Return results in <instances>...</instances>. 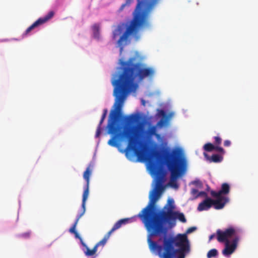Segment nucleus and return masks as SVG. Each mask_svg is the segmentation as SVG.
Segmentation results:
<instances>
[{
    "mask_svg": "<svg viewBox=\"0 0 258 258\" xmlns=\"http://www.w3.org/2000/svg\"><path fill=\"white\" fill-rule=\"evenodd\" d=\"M143 59L144 57L138 51L126 60L120 58L118 66L111 77L114 103L107 120V133L111 136L107 144L117 148L121 153L125 152L120 148L121 142H127L128 146H134L136 143L133 127L137 121L151 126L157 120L155 115L148 116L140 112L125 115L122 111L127 97L137 91L139 83L146 78L152 79L155 76V69L142 62Z\"/></svg>",
    "mask_w": 258,
    "mask_h": 258,
    "instance_id": "1",
    "label": "nucleus"
},
{
    "mask_svg": "<svg viewBox=\"0 0 258 258\" xmlns=\"http://www.w3.org/2000/svg\"><path fill=\"white\" fill-rule=\"evenodd\" d=\"M135 0H125L118 9L121 12L126 7H130ZM160 0H137L136 5L132 14V18L120 22L112 32V38L115 40L120 35L117 41V47L119 48L121 54L123 48L127 44L130 36L138 40L139 31L151 30L152 24L149 20L150 14L152 12Z\"/></svg>",
    "mask_w": 258,
    "mask_h": 258,
    "instance_id": "2",
    "label": "nucleus"
},
{
    "mask_svg": "<svg viewBox=\"0 0 258 258\" xmlns=\"http://www.w3.org/2000/svg\"><path fill=\"white\" fill-rule=\"evenodd\" d=\"M139 217L148 232L147 242L150 250L160 258H165L170 247L166 235L174 234L169 229L176 226L173 212H159L151 215L148 213H139Z\"/></svg>",
    "mask_w": 258,
    "mask_h": 258,
    "instance_id": "3",
    "label": "nucleus"
},
{
    "mask_svg": "<svg viewBox=\"0 0 258 258\" xmlns=\"http://www.w3.org/2000/svg\"><path fill=\"white\" fill-rule=\"evenodd\" d=\"M158 144H155L154 152L148 159L147 168L152 177L157 176L161 168V162L184 154L182 148L175 147L172 148L168 146V141L164 136L156 134Z\"/></svg>",
    "mask_w": 258,
    "mask_h": 258,
    "instance_id": "4",
    "label": "nucleus"
},
{
    "mask_svg": "<svg viewBox=\"0 0 258 258\" xmlns=\"http://www.w3.org/2000/svg\"><path fill=\"white\" fill-rule=\"evenodd\" d=\"M244 233V229L241 227L229 225L224 229H218L215 233L209 237L210 241L214 238L224 244L222 254L226 258H230L237 249L238 243Z\"/></svg>",
    "mask_w": 258,
    "mask_h": 258,
    "instance_id": "5",
    "label": "nucleus"
},
{
    "mask_svg": "<svg viewBox=\"0 0 258 258\" xmlns=\"http://www.w3.org/2000/svg\"><path fill=\"white\" fill-rule=\"evenodd\" d=\"M197 230V227L188 228L184 233L168 234L166 235L170 248L165 258H185L190 251V241L187 235Z\"/></svg>",
    "mask_w": 258,
    "mask_h": 258,
    "instance_id": "6",
    "label": "nucleus"
},
{
    "mask_svg": "<svg viewBox=\"0 0 258 258\" xmlns=\"http://www.w3.org/2000/svg\"><path fill=\"white\" fill-rule=\"evenodd\" d=\"M161 168L158 175L153 177L154 185L156 183V178L159 176L162 169L170 172L171 181H178L186 173L188 162L185 154H183L171 159H166L161 162Z\"/></svg>",
    "mask_w": 258,
    "mask_h": 258,
    "instance_id": "7",
    "label": "nucleus"
},
{
    "mask_svg": "<svg viewBox=\"0 0 258 258\" xmlns=\"http://www.w3.org/2000/svg\"><path fill=\"white\" fill-rule=\"evenodd\" d=\"M163 189L162 188V183L157 182L154 185L153 188L150 191L149 199V202L147 206L144 208L139 213H148L149 215L156 213H171L174 212L176 208L174 200L172 198L168 200L167 204L160 209L156 205V202L161 196Z\"/></svg>",
    "mask_w": 258,
    "mask_h": 258,
    "instance_id": "8",
    "label": "nucleus"
},
{
    "mask_svg": "<svg viewBox=\"0 0 258 258\" xmlns=\"http://www.w3.org/2000/svg\"><path fill=\"white\" fill-rule=\"evenodd\" d=\"M230 184L227 182L223 183L218 190H211V196L214 198V208L216 210L222 209L229 202L228 195L230 191Z\"/></svg>",
    "mask_w": 258,
    "mask_h": 258,
    "instance_id": "9",
    "label": "nucleus"
},
{
    "mask_svg": "<svg viewBox=\"0 0 258 258\" xmlns=\"http://www.w3.org/2000/svg\"><path fill=\"white\" fill-rule=\"evenodd\" d=\"M54 14L55 12L51 10L44 16L39 18L23 32L21 36L22 39L25 38L33 34L34 33L33 31L52 19Z\"/></svg>",
    "mask_w": 258,
    "mask_h": 258,
    "instance_id": "10",
    "label": "nucleus"
},
{
    "mask_svg": "<svg viewBox=\"0 0 258 258\" xmlns=\"http://www.w3.org/2000/svg\"><path fill=\"white\" fill-rule=\"evenodd\" d=\"M107 113H108V109L107 108H104L103 110V113L101 115V117L99 123L97 127L96 134L95 136V138H99L100 137V136L102 134L104 130H106V134H108L107 133V130H106L107 125L105 127L102 126L103 123L104 121V120L105 119V118L107 116Z\"/></svg>",
    "mask_w": 258,
    "mask_h": 258,
    "instance_id": "11",
    "label": "nucleus"
},
{
    "mask_svg": "<svg viewBox=\"0 0 258 258\" xmlns=\"http://www.w3.org/2000/svg\"><path fill=\"white\" fill-rule=\"evenodd\" d=\"M107 113H108V109L107 108H104L103 110V113L101 115V117L99 123L97 127L96 134L95 136V138H99L100 137V136L102 134L104 130H106V134H108L107 133V130H106L107 125L105 127L102 126L103 123L104 121V120L105 119V118L107 116Z\"/></svg>",
    "mask_w": 258,
    "mask_h": 258,
    "instance_id": "12",
    "label": "nucleus"
},
{
    "mask_svg": "<svg viewBox=\"0 0 258 258\" xmlns=\"http://www.w3.org/2000/svg\"><path fill=\"white\" fill-rule=\"evenodd\" d=\"M91 165L90 164L89 166ZM91 174V170L90 169V166L88 167L83 173V178L85 181V183L83 186V195H89V183L90 177Z\"/></svg>",
    "mask_w": 258,
    "mask_h": 258,
    "instance_id": "13",
    "label": "nucleus"
},
{
    "mask_svg": "<svg viewBox=\"0 0 258 258\" xmlns=\"http://www.w3.org/2000/svg\"><path fill=\"white\" fill-rule=\"evenodd\" d=\"M214 200L210 197H206L198 205V211L201 212L208 210L212 206L214 208Z\"/></svg>",
    "mask_w": 258,
    "mask_h": 258,
    "instance_id": "14",
    "label": "nucleus"
},
{
    "mask_svg": "<svg viewBox=\"0 0 258 258\" xmlns=\"http://www.w3.org/2000/svg\"><path fill=\"white\" fill-rule=\"evenodd\" d=\"M92 38L95 39L97 42H100L102 40V38L100 34L101 26L99 23H96L91 26Z\"/></svg>",
    "mask_w": 258,
    "mask_h": 258,
    "instance_id": "15",
    "label": "nucleus"
},
{
    "mask_svg": "<svg viewBox=\"0 0 258 258\" xmlns=\"http://www.w3.org/2000/svg\"><path fill=\"white\" fill-rule=\"evenodd\" d=\"M139 213L137 215H135L131 218H123L119 220L113 225L114 228L117 230L120 228L122 226L134 222L137 220V218H139Z\"/></svg>",
    "mask_w": 258,
    "mask_h": 258,
    "instance_id": "16",
    "label": "nucleus"
},
{
    "mask_svg": "<svg viewBox=\"0 0 258 258\" xmlns=\"http://www.w3.org/2000/svg\"><path fill=\"white\" fill-rule=\"evenodd\" d=\"M204 157L206 159L210 162L220 163L223 159V157L222 155L214 153L211 156H209L208 154L204 153Z\"/></svg>",
    "mask_w": 258,
    "mask_h": 258,
    "instance_id": "17",
    "label": "nucleus"
},
{
    "mask_svg": "<svg viewBox=\"0 0 258 258\" xmlns=\"http://www.w3.org/2000/svg\"><path fill=\"white\" fill-rule=\"evenodd\" d=\"M89 195H83L82 201L81 204V208L79 210L78 214H79L81 216H83L86 212V202L87 200Z\"/></svg>",
    "mask_w": 258,
    "mask_h": 258,
    "instance_id": "18",
    "label": "nucleus"
},
{
    "mask_svg": "<svg viewBox=\"0 0 258 258\" xmlns=\"http://www.w3.org/2000/svg\"><path fill=\"white\" fill-rule=\"evenodd\" d=\"M173 214L175 216L176 220H178L182 223H185L186 222V219L183 213L180 212L179 211L175 210L173 212Z\"/></svg>",
    "mask_w": 258,
    "mask_h": 258,
    "instance_id": "19",
    "label": "nucleus"
},
{
    "mask_svg": "<svg viewBox=\"0 0 258 258\" xmlns=\"http://www.w3.org/2000/svg\"><path fill=\"white\" fill-rule=\"evenodd\" d=\"M71 0H55L54 6L55 7L66 8L71 2Z\"/></svg>",
    "mask_w": 258,
    "mask_h": 258,
    "instance_id": "20",
    "label": "nucleus"
},
{
    "mask_svg": "<svg viewBox=\"0 0 258 258\" xmlns=\"http://www.w3.org/2000/svg\"><path fill=\"white\" fill-rule=\"evenodd\" d=\"M219 251L216 248L210 249L207 254V258H218L219 255Z\"/></svg>",
    "mask_w": 258,
    "mask_h": 258,
    "instance_id": "21",
    "label": "nucleus"
},
{
    "mask_svg": "<svg viewBox=\"0 0 258 258\" xmlns=\"http://www.w3.org/2000/svg\"><path fill=\"white\" fill-rule=\"evenodd\" d=\"M158 119L159 120L157 121L156 125L157 127L160 129L166 126L168 123V121L166 118H159Z\"/></svg>",
    "mask_w": 258,
    "mask_h": 258,
    "instance_id": "22",
    "label": "nucleus"
},
{
    "mask_svg": "<svg viewBox=\"0 0 258 258\" xmlns=\"http://www.w3.org/2000/svg\"><path fill=\"white\" fill-rule=\"evenodd\" d=\"M194 185L197 188L202 189L203 188L202 182L199 179L196 178L189 183V185Z\"/></svg>",
    "mask_w": 258,
    "mask_h": 258,
    "instance_id": "23",
    "label": "nucleus"
},
{
    "mask_svg": "<svg viewBox=\"0 0 258 258\" xmlns=\"http://www.w3.org/2000/svg\"><path fill=\"white\" fill-rule=\"evenodd\" d=\"M215 147V146L214 144L211 143H207L205 144L203 148L205 152H212L213 151H214V148Z\"/></svg>",
    "mask_w": 258,
    "mask_h": 258,
    "instance_id": "24",
    "label": "nucleus"
},
{
    "mask_svg": "<svg viewBox=\"0 0 258 258\" xmlns=\"http://www.w3.org/2000/svg\"><path fill=\"white\" fill-rule=\"evenodd\" d=\"M167 113H168L167 111L161 109H158L157 110V113L155 115V116L158 120L159 118H166V115Z\"/></svg>",
    "mask_w": 258,
    "mask_h": 258,
    "instance_id": "25",
    "label": "nucleus"
},
{
    "mask_svg": "<svg viewBox=\"0 0 258 258\" xmlns=\"http://www.w3.org/2000/svg\"><path fill=\"white\" fill-rule=\"evenodd\" d=\"M199 191L197 188H192L191 190L190 194L192 197L190 198V200H194L199 198Z\"/></svg>",
    "mask_w": 258,
    "mask_h": 258,
    "instance_id": "26",
    "label": "nucleus"
},
{
    "mask_svg": "<svg viewBox=\"0 0 258 258\" xmlns=\"http://www.w3.org/2000/svg\"><path fill=\"white\" fill-rule=\"evenodd\" d=\"M149 132L150 134L152 136H155L157 133V131L158 129H159L158 127H157V125H152L151 126H148Z\"/></svg>",
    "mask_w": 258,
    "mask_h": 258,
    "instance_id": "27",
    "label": "nucleus"
},
{
    "mask_svg": "<svg viewBox=\"0 0 258 258\" xmlns=\"http://www.w3.org/2000/svg\"><path fill=\"white\" fill-rule=\"evenodd\" d=\"M135 156L134 152L132 151H126L125 152V156L131 161H135V160L133 159Z\"/></svg>",
    "mask_w": 258,
    "mask_h": 258,
    "instance_id": "28",
    "label": "nucleus"
},
{
    "mask_svg": "<svg viewBox=\"0 0 258 258\" xmlns=\"http://www.w3.org/2000/svg\"><path fill=\"white\" fill-rule=\"evenodd\" d=\"M82 250L84 252L85 254L87 256H89L90 248L88 247L87 245L85 243L83 245L80 247Z\"/></svg>",
    "mask_w": 258,
    "mask_h": 258,
    "instance_id": "29",
    "label": "nucleus"
},
{
    "mask_svg": "<svg viewBox=\"0 0 258 258\" xmlns=\"http://www.w3.org/2000/svg\"><path fill=\"white\" fill-rule=\"evenodd\" d=\"M169 186L175 189H177L179 187V184L178 183V181H171V180H170Z\"/></svg>",
    "mask_w": 258,
    "mask_h": 258,
    "instance_id": "30",
    "label": "nucleus"
},
{
    "mask_svg": "<svg viewBox=\"0 0 258 258\" xmlns=\"http://www.w3.org/2000/svg\"><path fill=\"white\" fill-rule=\"evenodd\" d=\"M171 105L170 102H167L164 103L163 104H162L161 109L168 112V110L171 108Z\"/></svg>",
    "mask_w": 258,
    "mask_h": 258,
    "instance_id": "31",
    "label": "nucleus"
},
{
    "mask_svg": "<svg viewBox=\"0 0 258 258\" xmlns=\"http://www.w3.org/2000/svg\"><path fill=\"white\" fill-rule=\"evenodd\" d=\"M31 234L30 231H28L26 232L23 233L22 234H20L18 235V237H21L24 239H28L30 237Z\"/></svg>",
    "mask_w": 258,
    "mask_h": 258,
    "instance_id": "32",
    "label": "nucleus"
},
{
    "mask_svg": "<svg viewBox=\"0 0 258 258\" xmlns=\"http://www.w3.org/2000/svg\"><path fill=\"white\" fill-rule=\"evenodd\" d=\"M214 150L218 151L219 152V153H220V155H222V156L225 153V150L222 147H221L220 145L215 146Z\"/></svg>",
    "mask_w": 258,
    "mask_h": 258,
    "instance_id": "33",
    "label": "nucleus"
},
{
    "mask_svg": "<svg viewBox=\"0 0 258 258\" xmlns=\"http://www.w3.org/2000/svg\"><path fill=\"white\" fill-rule=\"evenodd\" d=\"M215 146L220 145L222 142V139L219 136H215L214 137Z\"/></svg>",
    "mask_w": 258,
    "mask_h": 258,
    "instance_id": "34",
    "label": "nucleus"
},
{
    "mask_svg": "<svg viewBox=\"0 0 258 258\" xmlns=\"http://www.w3.org/2000/svg\"><path fill=\"white\" fill-rule=\"evenodd\" d=\"M98 247L96 244L92 249H90L89 256H93L96 252Z\"/></svg>",
    "mask_w": 258,
    "mask_h": 258,
    "instance_id": "35",
    "label": "nucleus"
},
{
    "mask_svg": "<svg viewBox=\"0 0 258 258\" xmlns=\"http://www.w3.org/2000/svg\"><path fill=\"white\" fill-rule=\"evenodd\" d=\"M70 233H72V234H74L75 235V238L76 239H78L79 240L80 239H81L82 237L80 235V234H79V233L77 232V231L76 230H75V231H69Z\"/></svg>",
    "mask_w": 258,
    "mask_h": 258,
    "instance_id": "36",
    "label": "nucleus"
},
{
    "mask_svg": "<svg viewBox=\"0 0 258 258\" xmlns=\"http://www.w3.org/2000/svg\"><path fill=\"white\" fill-rule=\"evenodd\" d=\"M107 240L106 238H103L101 241L97 243V246H99L100 245L104 246L106 243Z\"/></svg>",
    "mask_w": 258,
    "mask_h": 258,
    "instance_id": "37",
    "label": "nucleus"
},
{
    "mask_svg": "<svg viewBox=\"0 0 258 258\" xmlns=\"http://www.w3.org/2000/svg\"><path fill=\"white\" fill-rule=\"evenodd\" d=\"M116 229H114V226L112 227V229H111L110 231H109L108 233L105 235L104 237V238H106V240H107V239L109 238L110 235H111V234L114 232V231H115Z\"/></svg>",
    "mask_w": 258,
    "mask_h": 258,
    "instance_id": "38",
    "label": "nucleus"
},
{
    "mask_svg": "<svg viewBox=\"0 0 258 258\" xmlns=\"http://www.w3.org/2000/svg\"><path fill=\"white\" fill-rule=\"evenodd\" d=\"M199 198L200 197H208L207 191H204V190L199 191Z\"/></svg>",
    "mask_w": 258,
    "mask_h": 258,
    "instance_id": "39",
    "label": "nucleus"
},
{
    "mask_svg": "<svg viewBox=\"0 0 258 258\" xmlns=\"http://www.w3.org/2000/svg\"><path fill=\"white\" fill-rule=\"evenodd\" d=\"M174 113L173 112H169V113H167L166 115V118H167V120L169 121V119L172 117Z\"/></svg>",
    "mask_w": 258,
    "mask_h": 258,
    "instance_id": "40",
    "label": "nucleus"
},
{
    "mask_svg": "<svg viewBox=\"0 0 258 258\" xmlns=\"http://www.w3.org/2000/svg\"><path fill=\"white\" fill-rule=\"evenodd\" d=\"M77 225V224L74 222L71 228L69 229V231H75V230H76Z\"/></svg>",
    "mask_w": 258,
    "mask_h": 258,
    "instance_id": "41",
    "label": "nucleus"
},
{
    "mask_svg": "<svg viewBox=\"0 0 258 258\" xmlns=\"http://www.w3.org/2000/svg\"><path fill=\"white\" fill-rule=\"evenodd\" d=\"M231 144V142L230 140H227L224 142V146L225 147H229Z\"/></svg>",
    "mask_w": 258,
    "mask_h": 258,
    "instance_id": "42",
    "label": "nucleus"
},
{
    "mask_svg": "<svg viewBox=\"0 0 258 258\" xmlns=\"http://www.w3.org/2000/svg\"><path fill=\"white\" fill-rule=\"evenodd\" d=\"M141 103L142 105L145 106L146 101L143 98L141 99Z\"/></svg>",
    "mask_w": 258,
    "mask_h": 258,
    "instance_id": "43",
    "label": "nucleus"
},
{
    "mask_svg": "<svg viewBox=\"0 0 258 258\" xmlns=\"http://www.w3.org/2000/svg\"><path fill=\"white\" fill-rule=\"evenodd\" d=\"M79 241H80V247L82 246V245H83L84 244H85V243L84 242L82 238H81V239H79Z\"/></svg>",
    "mask_w": 258,
    "mask_h": 258,
    "instance_id": "44",
    "label": "nucleus"
},
{
    "mask_svg": "<svg viewBox=\"0 0 258 258\" xmlns=\"http://www.w3.org/2000/svg\"><path fill=\"white\" fill-rule=\"evenodd\" d=\"M82 216H81L79 214H77L76 217V219H77V220H79L82 217Z\"/></svg>",
    "mask_w": 258,
    "mask_h": 258,
    "instance_id": "45",
    "label": "nucleus"
},
{
    "mask_svg": "<svg viewBox=\"0 0 258 258\" xmlns=\"http://www.w3.org/2000/svg\"><path fill=\"white\" fill-rule=\"evenodd\" d=\"M211 190H212V189H211V188H210V186H209V185H207V188H206V190H207V191H210V192H211Z\"/></svg>",
    "mask_w": 258,
    "mask_h": 258,
    "instance_id": "46",
    "label": "nucleus"
},
{
    "mask_svg": "<svg viewBox=\"0 0 258 258\" xmlns=\"http://www.w3.org/2000/svg\"><path fill=\"white\" fill-rule=\"evenodd\" d=\"M182 111L183 114L184 115V116H186V114H185L186 112V110L185 109H183L182 110Z\"/></svg>",
    "mask_w": 258,
    "mask_h": 258,
    "instance_id": "47",
    "label": "nucleus"
},
{
    "mask_svg": "<svg viewBox=\"0 0 258 258\" xmlns=\"http://www.w3.org/2000/svg\"><path fill=\"white\" fill-rule=\"evenodd\" d=\"M8 41H9V40L8 39H5L2 40V42H7Z\"/></svg>",
    "mask_w": 258,
    "mask_h": 258,
    "instance_id": "48",
    "label": "nucleus"
},
{
    "mask_svg": "<svg viewBox=\"0 0 258 258\" xmlns=\"http://www.w3.org/2000/svg\"><path fill=\"white\" fill-rule=\"evenodd\" d=\"M21 39H18V38H13V40H16V41H19Z\"/></svg>",
    "mask_w": 258,
    "mask_h": 258,
    "instance_id": "49",
    "label": "nucleus"
},
{
    "mask_svg": "<svg viewBox=\"0 0 258 258\" xmlns=\"http://www.w3.org/2000/svg\"><path fill=\"white\" fill-rule=\"evenodd\" d=\"M99 143H100V139H99L97 142V147L98 146Z\"/></svg>",
    "mask_w": 258,
    "mask_h": 258,
    "instance_id": "50",
    "label": "nucleus"
},
{
    "mask_svg": "<svg viewBox=\"0 0 258 258\" xmlns=\"http://www.w3.org/2000/svg\"><path fill=\"white\" fill-rule=\"evenodd\" d=\"M79 221V220H77V219H75V221H74V223H77V224H78V221Z\"/></svg>",
    "mask_w": 258,
    "mask_h": 258,
    "instance_id": "51",
    "label": "nucleus"
},
{
    "mask_svg": "<svg viewBox=\"0 0 258 258\" xmlns=\"http://www.w3.org/2000/svg\"><path fill=\"white\" fill-rule=\"evenodd\" d=\"M95 156H96V153H95L94 154V156H93V159L95 158Z\"/></svg>",
    "mask_w": 258,
    "mask_h": 258,
    "instance_id": "52",
    "label": "nucleus"
},
{
    "mask_svg": "<svg viewBox=\"0 0 258 258\" xmlns=\"http://www.w3.org/2000/svg\"><path fill=\"white\" fill-rule=\"evenodd\" d=\"M19 206H20V201L19 200Z\"/></svg>",
    "mask_w": 258,
    "mask_h": 258,
    "instance_id": "53",
    "label": "nucleus"
}]
</instances>
